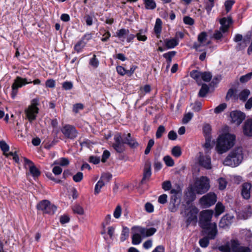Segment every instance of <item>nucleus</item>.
I'll list each match as a JSON object with an SVG mask.
<instances>
[{
  "mask_svg": "<svg viewBox=\"0 0 252 252\" xmlns=\"http://www.w3.org/2000/svg\"><path fill=\"white\" fill-rule=\"evenodd\" d=\"M90 64L94 68H96L99 64V61L96 58V55H94L93 57L90 61Z\"/></svg>",
  "mask_w": 252,
  "mask_h": 252,
  "instance_id": "13d9d810",
  "label": "nucleus"
},
{
  "mask_svg": "<svg viewBox=\"0 0 252 252\" xmlns=\"http://www.w3.org/2000/svg\"><path fill=\"white\" fill-rule=\"evenodd\" d=\"M105 183L104 181H103L101 180L100 179L97 182V183L96 184L94 188V194L96 195L98 194L100 191L101 189L104 186Z\"/></svg>",
  "mask_w": 252,
  "mask_h": 252,
  "instance_id": "7c9ffc66",
  "label": "nucleus"
},
{
  "mask_svg": "<svg viewBox=\"0 0 252 252\" xmlns=\"http://www.w3.org/2000/svg\"><path fill=\"white\" fill-rule=\"evenodd\" d=\"M214 6V2L208 0L205 2V9L207 12L208 14H210L212 8Z\"/></svg>",
  "mask_w": 252,
  "mask_h": 252,
  "instance_id": "5fc2aeb1",
  "label": "nucleus"
},
{
  "mask_svg": "<svg viewBox=\"0 0 252 252\" xmlns=\"http://www.w3.org/2000/svg\"><path fill=\"white\" fill-rule=\"evenodd\" d=\"M164 42L166 47L168 49L173 48L178 44V41L176 38L166 39Z\"/></svg>",
  "mask_w": 252,
  "mask_h": 252,
  "instance_id": "a878e982",
  "label": "nucleus"
},
{
  "mask_svg": "<svg viewBox=\"0 0 252 252\" xmlns=\"http://www.w3.org/2000/svg\"><path fill=\"white\" fill-rule=\"evenodd\" d=\"M85 43L82 40H80L78 41L77 44L74 46V50L77 52H79L81 51V50L84 47Z\"/></svg>",
  "mask_w": 252,
  "mask_h": 252,
  "instance_id": "864d4df0",
  "label": "nucleus"
},
{
  "mask_svg": "<svg viewBox=\"0 0 252 252\" xmlns=\"http://www.w3.org/2000/svg\"><path fill=\"white\" fill-rule=\"evenodd\" d=\"M151 176V167L150 163H146L145 165L143 177L141 180V184H144L146 180H148Z\"/></svg>",
  "mask_w": 252,
  "mask_h": 252,
  "instance_id": "5701e85b",
  "label": "nucleus"
},
{
  "mask_svg": "<svg viewBox=\"0 0 252 252\" xmlns=\"http://www.w3.org/2000/svg\"><path fill=\"white\" fill-rule=\"evenodd\" d=\"M175 202L176 198H171L169 205V210L172 212H175L177 210V207L176 206L175 204Z\"/></svg>",
  "mask_w": 252,
  "mask_h": 252,
  "instance_id": "a18cd8bd",
  "label": "nucleus"
},
{
  "mask_svg": "<svg viewBox=\"0 0 252 252\" xmlns=\"http://www.w3.org/2000/svg\"><path fill=\"white\" fill-rule=\"evenodd\" d=\"M244 134L248 136H252V119L247 120L243 126Z\"/></svg>",
  "mask_w": 252,
  "mask_h": 252,
  "instance_id": "4be33fe9",
  "label": "nucleus"
},
{
  "mask_svg": "<svg viewBox=\"0 0 252 252\" xmlns=\"http://www.w3.org/2000/svg\"><path fill=\"white\" fill-rule=\"evenodd\" d=\"M203 131L205 137H210L211 131V126L209 124H205L203 127Z\"/></svg>",
  "mask_w": 252,
  "mask_h": 252,
  "instance_id": "37998d69",
  "label": "nucleus"
},
{
  "mask_svg": "<svg viewBox=\"0 0 252 252\" xmlns=\"http://www.w3.org/2000/svg\"><path fill=\"white\" fill-rule=\"evenodd\" d=\"M198 164L206 169H212L211 158L209 156L200 154L198 158Z\"/></svg>",
  "mask_w": 252,
  "mask_h": 252,
  "instance_id": "4468645a",
  "label": "nucleus"
},
{
  "mask_svg": "<svg viewBox=\"0 0 252 252\" xmlns=\"http://www.w3.org/2000/svg\"><path fill=\"white\" fill-rule=\"evenodd\" d=\"M218 182L219 183V187L220 189L222 190L226 188L227 182L224 178H220L218 180Z\"/></svg>",
  "mask_w": 252,
  "mask_h": 252,
  "instance_id": "c03bdc74",
  "label": "nucleus"
},
{
  "mask_svg": "<svg viewBox=\"0 0 252 252\" xmlns=\"http://www.w3.org/2000/svg\"><path fill=\"white\" fill-rule=\"evenodd\" d=\"M220 24L221 26L220 30L223 32H227L229 28L230 25L232 23V19L230 17L226 18H222L220 20Z\"/></svg>",
  "mask_w": 252,
  "mask_h": 252,
  "instance_id": "aec40b11",
  "label": "nucleus"
},
{
  "mask_svg": "<svg viewBox=\"0 0 252 252\" xmlns=\"http://www.w3.org/2000/svg\"><path fill=\"white\" fill-rule=\"evenodd\" d=\"M209 90V88L206 84H203L201 88L199 90L198 96L201 97H203L208 94Z\"/></svg>",
  "mask_w": 252,
  "mask_h": 252,
  "instance_id": "c85d7f7f",
  "label": "nucleus"
},
{
  "mask_svg": "<svg viewBox=\"0 0 252 252\" xmlns=\"http://www.w3.org/2000/svg\"><path fill=\"white\" fill-rule=\"evenodd\" d=\"M252 77V72L249 73L245 75L242 76L240 78V81L241 83H246L250 80Z\"/></svg>",
  "mask_w": 252,
  "mask_h": 252,
  "instance_id": "603ef678",
  "label": "nucleus"
},
{
  "mask_svg": "<svg viewBox=\"0 0 252 252\" xmlns=\"http://www.w3.org/2000/svg\"><path fill=\"white\" fill-rule=\"evenodd\" d=\"M37 208L38 210L42 211L43 213L50 215L54 214L57 209L54 205L51 204L47 200H43L38 203Z\"/></svg>",
  "mask_w": 252,
  "mask_h": 252,
  "instance_id": "0eeeda50",
  "label": "nucleus"
},
{
  "mask_svg": "<svg viewBox=\"0 0 252 252\" xmlns=\"http://www.w3.org/2000/svg\"><path fill=\"white\" fill-rule=\"evenodd\" d=\"M129 31L127 29H121L116 32V36L119 38H123L125 35L128 34Z\"/></svg>",
  "mask_w": 252,
  "mask_h": 252,
  "instance_id": "a19ab883",
  "label": "nucleus"
},
{
  "mask_svg": "<svg viewBox=\"0 0 252 252\" xmlns=\"http://www.w3.org/2000/svg\"><path fill=\"white\" fill-rule=\"evenodd\" d=\"M234 216L230 214H227L224 216L220 220L219 227L223 229H226L231 225Z\"/></svg>",
  "mask_w": 252,
  "mask_h": 252,
  "instance_id": "f3484780",
  "label": "nucleus"
},
{
  "mask_svg": "<svg viewBox=\"0 0 252 252\" xmlns=\"http://www.w3.org/2000/svg\"><path fill=\"white\" fill-rule=\"evenodd\" d=\"M83 178V174L81 172H78L73 176V180L75 182L78 183L81 182Z\"/></svg>",
  "mask_w": 252,
  "mask_h": 252,
  "instance_id": "bf43d9fd",
  "label": "nucleus"
},
{
  "mask_svg": "<svg viewBox=\"0 0 252 252\" xmlns=\"http://www.w3.org/2000/svg\"><path fill=\"white\" fill-rule=\"evenodd\" d=\"M198 212V210L197 208L192 207L190 208L189 211L187 215L186 223L187 224V227H188V226L192 223L193 224L196 223L197 220Z\"/></svg>",
  "mask_w": 252,
  "mask_h": 252,
  "instance_id": "ddd939ff",
  "label": "nucleus"
},
{
  "mask_svg": "<svg viewBox=\"0 0 252 252\" xmlns=\"http://www.w3.org/2000/svg\"><path fill=\"white\" fill-rule=\"evenodd\" d=\"M32 82H28L27 79L23 78L21 77L17 76L14 80V82L12 85V92H11V97L14 98L17 93L18 90L19 88H21L22 86L31 83Z\"/></svg>",
  "mask_w": 252,
  "mask_h": 252,
  "instance_id": "6e6552de",
  "label": "nucleus"
},
{
  "mask_svg": "<svg viewBox=\"0 0 252 252\" xmlns=\"http://www.w3.org/2000/svg\"><path fill=\"white\" fill-rule=\"evenodd\" d=\"M193 117V113L189 112L184 115V117L182 120V123L184 124H186L189 123V121L192 119Z\"/></svg>",
  "mask_w": 252,
  "mask_h": 252,
  "instance_id": "6e6d98bb",
  "label": "nucleus"
},
{
  "mask_svg": "<svg viewBox=\"0 0 252 252\" xmlns=\"http://www.w3.org/2000/svg\"><path fill=\"white\" fill-rule=\"evenodd\" d=\"M115 142L113 144L114 149L119 153H123L125 150L124 140L120 134L116 135L114 137Z\"/></svg>",
  "mask_w": 252,
  "mask_h": 252,
  "instance_id": "f8f14e48",
  "label": "nucleus"
},
{
  "mask_svg": "<svg viewBox=\"0 0 252 252\" xmlns=\"http://www.w3.org/2000/svg\"><path fill=\"white\" fill-rule=\"evenodd\" d=\"M64 136L70 139H74L77 136V131L75 127L70 125H65L61 128Z\"/></svg>",
  "mask_w": 252,
  "mask_h": 252,
  "instance_id": "9d476101",
  "label": "nucleus"
},
{
  "mask_svg": "<svg viewBox=\"0 0 252 252\" xmlns=\"http://www.w3.org/2000/svg\"><path fill=\"white\" fill-rule=\"evenodd\" d=\"M134 229H136L137 232H139L143 237H149L153 235L157 231L156 229L153 227L147 229L141 226H133Z\"/></svg>",
  "mask_w": 252,
  "mask_h": 252,
  "instance_id": "a211bd4d",
  "label": "nucleus"
},
{
  "mask_svg": "<svg viewBox=\"0 0 252 252\" xmlns=\"http://www.w3.org/2000/svg\"><path fill=\"white\" fill-rule=\"evenodd\" d=\"M203 230V233L210 240L215 239L218 234L217 224L213 222L205 227H201Z\"/></svg>",
  "mask_w": 252,
  "mask_h": 252,
  "instance_id": "9b49d317",
  "label": "nucleus"
},
{
  "mask_svg": "<svg viewBox=\"0 0 252 252\" xmlns=\"http://www.w3.org/2000/svg\"><path fill=\"white\" fill-rule=\"evenodd\" d=\"M24 164L26 167L29 168L31 174L34 178L37 177L40 175V171L36 167L33 162L31 160L24 158Z\"/></svg>",
  "mask_w": 252,
  "mask_h": 252,
  "instance_id": "2eb2a0df",
  "label": "nucleus"
},
{
  "mask_svg": "<svg viewBox=\"0 0 252 252\" xmlns=\"http://www.w3.org/2000/svg\"><path fill=\"white\" fill-rule=\"evenodd\" d=\"M0 148L4 154L9 150V147L4 141H0Z\"/></svg>",
  "mask_w": 252,
  "mask_h": 252,
  "instance_id": "09e8293b",
  "label": "nucleus"
},
{
  "mask_svg": "<svg viewBox=\"0 0 252 252\" xmlns=\"http://www.w3.org/2000/svg\"><path fill=\"white\" fill-rule=\"evenodd\" d=\"M165 132V128L163 126H159L156 131V137L157 139L161 138L163 133Z\"/></svg>",
  "mask_w": 252,
  "mask_h": 252,
  "instance_id": "e433bc0d",
  "label": "nucleus"
},
{
  "mask_svg": "<svg viewBox=\"0 0 252 252\" xmlns=\"http://www.w3.org/2000/svg\"><path fill=\"white\" fill-rule=\"evenodd\" d=\"M217 201V196L214 193L210 192L202 196L200 199V203L204 208L209 207Z\"/></svg>",
  "mask_w": 252,
  "mask_h": 252,
  "instance_id": "1a4fd4ad",
  "label": "nucleus"
},
{
  "mask_svg": "<svg viewBox=\"0 0 252 252\" xmlns=\"http://www.w3.org/2000/svg\"><path fill=\"white\" fill-rule=\"evenodd\" d=\"M235 1L233 0H228L225 2L224 5L227 13L230 11Z\"/></svg>",
  "mask_w": 252,
  "mask_h": 252,
  "instance_id": "3c124183",
  "label": "nucleus"
},
{
  "mask_svg": "<svg viewBox=\"0 0 252 252\" xmlns=\"http://www.w3.org/2000/svg\"><path fill=\"white\" fill-rule=\"evenodd\" d=\"M162 188L164 190H169L171 188V183L169 181H166L162 183Z\"/></svg>",
  "mask_w": 252,
  "mask_h": 252,
  "instance_id": "e2e57ef3",
  "label": "nucleus"
},
{
  "mask_svg": "<svg viewBox=\"0 0 252 252\" xmlns=\"http://www.w3.org/2000/svg\"><path fill=\"white\" fill-rule=\"evenodd\" d=\"M175 51H170L163 54V56L166 59L167 63V64H169V65H170L172 61V58L175 55Z\"/></svg>",
  "mask_w": 252,
  "mask_h": 252,
  "instance_id": "473e14b6",
  "label": "nucleus"
},
{
  "mask_svg": "<svg viewBox=\"0 0 252 252\" xmlns=\"http://www.w3.org/2000/svg\"><path fill=\"white\" fill-rule=\"evenodd\" d=\"M132 230L133 231L132 236V243L133 245H138L142 241V236L139 232L137 231L136 229L133 228V227L132 228Z\"/></svg>",
  "mask_w": 252,
  "mask_h": 252,
  "instance_id": "b1692460",
  "label": "nucleus"
},
{
  "mask_svg": "<svg viewBox=\"0 0 252 252\" xmlns=\"http://www.w3.org/2000/svg\"><path fill=\"white\" fill-rule=\"evenodd\" d=\"M224 209L225 207L223 206V205L220 202H218L215 207V217H218L219 216H220L224 211Z\"/></svg>",
  "mask_w": 252,
  "mask_h": 252,
  "instance_id": "cd10ccee",
  "label": "nucleus"
},
{
  "mask_svg": "<svg viewBox=\"0 0 252 252\" xmlns=\"http://www.w3.org/2000/svg\"><path fill=\"white\" fill-rule=\"evenodd\" d=\"M252 189V186L250 184L245 183L242 185L241 194L244 198L248 199L251 196V189Z\"/></svg>",
  "mask_w": 252,
  "mask_h": 252,
  "instance_id": "412c9836",
  "label": "nucleus"
},
{
  "mask_svg": "<svg viewBox=\"0 0 252 252\" xmlns=\"http://www.w3.org/2000/svg\"><path fill=\"white\" fill-rule=\"evenodd\" d=\"M214 211L212 210H206L200 212L199 223L201 227H205L212 224L211 220Z\"/></svg>",
  "mask_w": 252,
  "mask_h": 252,
  "instance_id": "423d86ee",
  "label": "nucleus"
},
{
  "mask_svg": "<svg viewBox=\"0 0 252 252\" xmlns=\"http://www.w3.org/2000/svg\"><path fill=\"white\" fill-rule=\"evenodd\" d=\"M69 220H70V218L68 217V216H67V215H64L61 216L60 217V222L63 224L69 222Z\"/></svg>",
  "mask_w": 252,
  "mask_h": 252,
  "instance_id": "774afa93",
  "label": "nucleus"
},
{
  "mask_svg": "<svg viewBox=\"0 0 252 252\" xmlns=\"http://www.w3.org/2000/svg\"><path fill=\"white\" fill-rule=\"evenodd\" d=\"M250 94V91L248 89H245L239 94V97L240 100L245 101L247 100Z\"/></svg>",
  "mask_w": 252,
  "mask_h": 252,
  "instance_id": "2f4dec72",
  "label": "nucleus"
},
{
  "mask_svg": "<svg viewBox=\"0 0 252 252\" xmlns=\"http://www.w3.org/2000/svg\"><path fill=\"white\" fill-rule=\"evenodd\" d=\"M251 38H252L251 44L248 49L249 55H252V32H249L244 40L245 42L250 41Z\"/></svg>",
  "mask_w": 252,
  "mask_h": 252,
  "instance_id": "ea45409f",
  "label": "nucleus"
},
{
  "mask_svg": "<svg viewBox=\"0 0 252 252\" xmlns=\"http://www.w3.org/2000/svg\"><path fill=\"white\" fill-rule=\"evenodd\" d=\"M46 87L50 88H53L55 87V81L52 79H48L45 83Z\"/></svg>",
  "mask_w": 252,
  "mask_h": 252,
  "instance_id": "69168bd1",
  "label": "nucleus"
},
{
  "mask_svg": "<svg viewBox=\"0 0 252 252\" xmlns=\"http://www.w3.org/2000/svg\"><path fill=\"white\" fill-rule=\"evenodd\" d=\"M207 37V34L205 32H201L198 36V41L200 43H203L206 40Z\"/></svg>",
  "mask_w": 252,
  "mask_h": 252,
  "instance_id": "680f3d73",
  "label": "nucleus"
},
{
  "mask_svg": "<svg viewBox=\"0 0 252 252\" xmlns=\"http://www.w3.org/2000/svg\"><path fill=\"white\" fill-rule=\"evenodd\" d=\"M202 72L199 71L197 70H193L190 71L189 75L190 76L196 80L199 85H201V76Z\"/></svg>",
  "mask_w": 252,
  "mask_h": 252,
  "instance_id": "393cba45",
  "label": "nucleus"
},
{
  "mask_svg": "<svg viewBox=\"0 0 252 252\" xmlns=\"http://www.w3.org/2000/svg\"><path fill=\"white\" fill-rule=\"evenodd\" d=\"M166 165L168 166H173L174 164L173 159L169 156H166L163 158Z\"/></svg>",
  "mask_w": 252,
  "mask_h": 252,
  "instance_id": "de8ad7c7",
  "label": "nucleus"
},
{
  "mask_svg": "<svg viewBox=\"0 0 252 252\" xmlns=\"http://www.w3.org/2000/svg\"><path fill=\"white\" fill-rule=\"evenodd\" d=\"M243 159V150L241 147L235 148L226 157L223 164L226 166L236 167L239 165Z\"/></svg>",
  "mask_w": 252,
  "mask_h": 252,
  "instance_id": "f03ea898",
  "label": "nucleus"
},
{
  "mask_svg": "<svg viewBox=\"0 0 252 252\" xmlns=\"http://www.w3.org/2000/svg\"><path fill=\"white\" fill-rule=\"evenodd\" d=\"M121 214L122 208L120 205H118L117 206L114 211L113 216L116 219H119L121 217Z\"/></svg>",
  "mask_w": 252,
  "mask_h": 252,
  "instance_id": "8fccbe9b",
  "label": "nucleus"
},
{
  "mask_svg": "<svg viewBox=\"0 0 252 252\" xmlns=\"http://www.w3.org/2000/svg\"><path fill=\"white\" fill-rule=\"evenodd\" d=\"M212 75L211 73L209 72H202L201 80H203L205 82H209L211 78Z\"/></svg>",
  "mask_w": 252,
  "mask_h": 252,
  "instance_id": "58836bf2",
  "label": "nucleus"
},
{
  "mask_svg": "<svg viewBox=\"0 0 252 252\" xmlns=\"http://www.w3.org/2000/svg\"><path fill=\"white\" fill-rule=\"evenodd\" d=\"M145 6L147 9H154L156 7V3L154 0H143Z\"/></svg>",
  "mask_w": 252,
  "mask_h": 252,
  "instance_id": "c756f323",
  "label": "nucleus"
},
{
  "mask_svg": "<svg viewBox=\"0 0 252 252\" xmlns=\"http://www.w3.org/2000/svg\"><path fill=\"white\" fill-rule=\"evenodd\" d=\"M161 20L159 18H157L154 27V31L158 37L161 31Z\"/></svg>",
  "mask_w": 252,
  "mask_h": 252,
  "instance_id": "bb28decb",
  "label": "nucleus"
},
{
  "mask_svg": "<svg viewBox=\"0 0 252 252\" xmlns=\"http://www.w3.org/2000/svg\"><path fill=\"white\" fill-rule=\"evenodd\" d=\"M122 137L124 140V143L127 144L130 148H135L138 147L139 145L138 142L135 138L131 137L130 133L124 134Z\"/></svg>",
  "mask_w": 252,
  "mask_h": 252,
  "instance_id": "6ab92c4d",
  "label": "nucleus"
},
{
  "mask_svg": "<svg viewBox=\"0 0 252 252\" xmlns=\"http://www.w3.org/2000/svg\"><path fill=\"white\" fill-rule=\"evenodd\" d=\"M232 123L237 125H240L246 118L245 113L240 111H233L230 114Z\"/></svg>",
  "mask_w": 252,
  "mask_h": 252,
  "instance_id": "dca6fc26",
  "label": "nucleus"
},
{
  "mask_svg": "<svg viewBox=\"0 0 252 252\" xmlns=\"http://www.w3.org/2000/svg\"><path fill=\"white\" fill-rule=\"evenodd\" d=\"M226 107L227 105L226 103H221L215 108L214 109V112L216 114L220 113L223 111Z\"/></svg>",
  "mask_w": 252,
  "mask_h": 252,
  "instance_id": "49530a36",
  "label": "nucleus"
},
{
  "mask_svg": "<svg viewBox=\"0 0 252 252\" xmlns=\"http://www.w3.org/2000/svg\"><path fill=\"white\" fill-rule=\"evenodd\" d=\"M72 210L75 214L82 215L84 213V211L82 207L78 204H76L72 207Z\"/></svg>",
  "mask_w": 252,
  "mask_h": 252,
  "instance_id": "c9c22d12",
  "label": "nucleus"
},
{
  "mask_svg": "<svg viewBox=\"0 0 252 252\" xmlns=\"http://www.w3.org/2000/svg\"><path fill=\"white\" fill-rule=\"evenodd\" d=\"M112 178V175L109 173H105L102 175L100 180L104 181L105 183H108Z\"/></svg>",
  "mask_w": 252,
  "mask_h": 252,
  "instance_id": "052dcab7",
  "label": "nucleus"
},
{
  "mask_svg": "<svg viewBox=\"0 0 252 252\" xmlns=\"http://www.w3.org/2000/svg\"><path fill=\"white\" fill-rule=\"evenodd\" d=\"M219 250L221 252H251L248 247L241 246L238 240L232 239L225 245L220 246Z\"/></svg>",
  "mask_w": 252,
  "mask_h": 252,
  "instance_id": "7ed1b4c3",
  "label": "nucleus"
},
{
  "mask_svg": "<svg viewBox=\"0 0 252 252\" xmlns=\"http://www.w3.org/2000/svg\"><path fill=\"white\" fill-rule=\"evenodd\" d=\"M171 153L174 157L176 158H178L182 154L181 149L178 146H175L172 148Z\"/></svg>",
  "mask_w": 252,
  "mask_h": 252,
  "instance_id": "4c0bfd02",
  "label": "nucleus"
},
{
  "mask_svg": "<svg viewBox=\"0 0 252 252\" xmlns=\"http://www.w3.org/2000/svg\"><path fill=\"white\" fill-rule=\"evenodd\" d=\"M69 164V161L68 158H62L58 161L54 162L53 164H59L62 166H66Z\"/></svg>",
  "mask_w": 252,
  "mask_h": 252,
  "instance_id": "72a5a7b5",
  "label": "nucleus"
},
{
  "mask_svg": "<svg viewBox=\"0 0 252 252\" xmlns=\"http://www.w3.org/2000/svg\"><path fill=\"white\" fill-rule=\"evenodd\" d=\"M116 70L118 73L121 75H124L127 74V70L122 66H118L116 67Z\"/></svg>",
  "mask_w": 252,
  "mask_h": 252,
  "instance_id": "0e129e2a",
  "label": "nucleus"
},
{
  "mask_svg": "<svg viewBox=\"0 0 252 252\" xmlns=\"http://www.w3.org/2000/svg\"><path fill=\"white\" fill-rule=\"evenodd\" d=\"M145 32L143 30H140L136 34V37L139 41H145L147 40V36L144 34Z\"/></svg>",
  "mask_w": 252,
  "mask_h": 252,
  "instance_id": "79ce46f5",
  "label": "nucleus"
},
{
  "mask_svg": "<svg viewBox=\"0 0 252 252\" xmlns=\"http://www.w3.org/2000/svg\"><path fill=\"white\" fill-rule=\"evenodd\" d=\"M209 239H210L208 238V237L207 236L204 237L202 239H201L199 240V244H200V246L203 248L207 247L209 243Z\"/></svg>",
  "mask_w": 252,
  "mask_h": 252,
  "instance_id": "4d7b16f0",
  "label": "nucleus"
},
{
  "mask_svg": "<svg viewBox=\"0 0 252 252\" xmlns=\"http://www.w3.org/2000/svg\"><path fill=\"white\" fill-rule=\"evenodd\" d=\"M235 136L230 133L223 134L218 139L216 147L217 152L222 154L228 151L234 145Z\"/></svg>",
  "mask_w": 252,
  "mask_h": 252,
  "instance_id": "f257e3e1",
  "label": "nucleus"
},
{
  "mask_svg": "<svg viewBox=\"0 0 252 252\" xmlns=\"http://www.w3.org/2000/svg\"><path fill=\"white\" fill-rule=\"evenodd\" d=\"M38 105V100L36 99H33L32 101L31 104L25 110L26 117L30 122H32L36 118V115L39 111V109L37 107Z\"/></svg>",
  "mask_w": 252,
  "mask_h": 252,
  "instance_id": "39448f33",
  "label": "nucleus"
},
{
  "mask_svg": "<svg viewBox=\"0 0 252 252\" xmlns=\"http://www.w3.org/2000/svg\"><path fill=\"white\" fill-rule=\"evenodd\" d=\"M129 232V229L127 227H123L120 238L122 242L125 241L128 237Z\"/></svg>",
  "mask_w": 252,
  "mask_h": 252,
  "instance_id": "f704fd0d",
  "label": "nucleus"
},
{
  "mask_svg": "<svg viewBox=\"0 0 252 252\" xmlns=\"http://www.w3.org/2000/svg\"><path fill=\"white\" fill-rule=\"evenodd\" d=\"M183 21L186 24L189 25H192L194 24V20L189 16H185Z\"/></svg>",
  "mask_w": 252,
  "mask_h": 252,
  "instance_id": "338daca9",
  "label": "nucleus"
},
{
  "mask_svg": "<svg viewBox=\"0 0 252 252\" xmlns=\"http://www.w3.org/2000/svg\"><path fill=\"white\" fill-rule=\"evenodd\" d=\"M210 188L209 179L206 176H201L195 183L194 190L198 194H203Z\"/></svg>",
  "mask_w": 252,
  "mask_h": 252,
  "instance_id": "20e7f679",
  "label": "nucleus"
}]
</instances>
